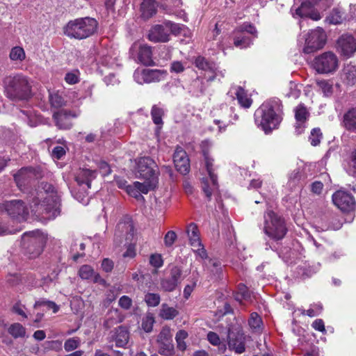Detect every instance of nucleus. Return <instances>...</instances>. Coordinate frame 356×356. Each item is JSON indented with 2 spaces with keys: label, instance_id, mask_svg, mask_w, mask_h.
Masks as SVG:
<instances>
[{
  "label": "nucleus",
  "instance_id": "nucleus-25",
  "mask_svg": "<svg viewBox=\"0 0 356 356\" xmlns=\"http://www.w3.org/2000/svg\"><path fill=\"white\" fill-rule=\"evenodd\" d=\"M309 116V113L307 111L306 107L302 105H299L296 108V131L297 134H300L304 130V123L307 120Z\"/></svg>",
  "mask_w": 356,
  "mask_h": 356
},
{
  "label": "nucleus",
  "instance_id": "nucleus-21",
  "mask_svg": "<svg viewBox=\"0 0 356 356\" xmlns=\"http://www.w3.org/2000/svg\"><path fill=\"white\" fill-rule=\"evenodd\" d=\"M124 232H125V240L131 241L134 236V225L131 222H120L117 225L115 241H116L118 238H120L118 241L119 244L122 243V238L124 236Z\"/></svg>",
  "mask_w": 356,
  "mask_h": 356
},
{
  "label": "nucleus",
  "instance_id": "nucleus-9",
  "mask_svg": "<svg viewBox=\"0 0 356 356\" xmlns=\"http://www.w3.org/2000/svg\"><path fill=\"white\" fill-rule=\"evenodd\" d=\"M137 177L141 179L156 178L159 181V170L156 162L149 156L140 157L137 161Z\"/></svg>",
  "mask_w": 356,
  "mask_h": 356
},
{
  "label": "nucleus",
  "instance_id": "nucleus-6",
  "mask_svg": "<svg viewBox=\"0 0 356 356\" xmlns=\"http://www.w3.org/2000/svg\"><path fill=\"white\" fill-rule=\"evenodd\" d=\"M45 243L46 237L39 230L25 232L21 240L24 254L30 259L36 258L42 253Z\"/></svg>",
  "mask_w": 356,
  "mask_h": 356
},
{
  "label": "nucleus",
  "instance_id": "nucleus-30",
  "mask_svg": "<svg viewBox=\"0 0 356 356\" xmlns=\"http://www.w3.org/2000/svg\"><path fill=\"white\" fill-rule=\"evenodd\" d=\"M203 155L204 157L205 166L209 174L210 180L212 183V186L215 187L217 185V175L214 173L213 169V159L210 157L207 151H203Z\"/></svg>",
  "mask_w": 356,
  "mask_h": 356
},
{
  "label": "nucleus",
  "instance_id": "nucleus-29",
  "mask_svg": "<svg viewBox=\"0 0 356 356\" xmlns=\"http://www.w3.org/2000/svg\"><path fill=\"white\" fill-rule=\"evenodd\" d=\"M143 180V183L135 181L133 186L136 187L140 193L144 194H147L149 191L156 188L159 183V181L156 180V178Z\"/></svg>",
  "mask_w": 356,
  "mask_h": 356
},
{
  "label": "nucleus",
  "instance_id": "nucleus-56",
  "mask_svg": "<svg viewBox=\"0 0 356 356\" xmlns=\"http://www.w3.org/2000/svg\"><path fill=\"white\" fill-rule=\"evenodd\" d=\"M118 304L122 309L128 310L132 305V300L127 296H122L120 298Z\"/></svg>",
  "mask_w": 356,
  "mask_h": 356
},
{
  "label": "nucleus",
  "instance_id": "nucleus-27",
  "mask_svg": "<svg viewBox=\"0 0 356 356\" xmlns=\"http://www.w3.org/2000/svg\"><path fill=\"white\" fill-rule=\"evenodd\" d=\"M343 127L350 131H356V108L348 110L343 118Z\"/></svg>",
  "mask_w": 356,
  "mask_h": 356
},
{
  "label": "nucleus",
  "instance_id": "nucleus-28",
  "mask_svg": "<svg viewBox=\"0 0 356 356\" xmlns=\"http://www.w3.org/2000/svg\"><path fill=\"white\" fill-rule=\"evenodd\" d=\"M186 232L189 238L190 244L193 248L202 246L199 236L198 228L195 223H191L188 226Z\"/></svg>",
  "mask_w": 356,
  "mask_h": 356
},
{
  "label": "nucleus",
  "instance_id": "nucleus-47",
  "mask_svg": "<svg viewBox=\"0 0 356 356\" xmlns=\"http://www.w3.org/2000/svg\"><path fill=\"white\" fill-rule=\"evenodd\" d=\"M41 306H45L49 309H53L54 313H56L58 311V305L54 302H52V301L43 300L36 301L34 305V308L36 309Z\"/></svg>",
  "mask_w": 356,
  "mask_h": 356
},
{
  "label": "nucleus",
  "instance_id": "nucleus-17",
  "mask_svg": "<svg viewBox=\"0 0 356 356\" xmlns=\"http://www.w3.org/2000/svg\"><path fill=\"white\" fill-rule=\"evenodd\" d=\"M173 162L176 170L182 175L190 171V161L186 151L181 147H177L173 154Z\"/></svg>",
  "mask_w": 356,
  "mask_h": 356
},
{
  "label": "nucleus",
  "instance_id": "nucleus-5",
  "mask_svg": "<svg viewBox=\"0 0 356 356\" xmlns=\"http://www.w3.org/2000/svg\"><path fill=\"white\" fill-rule=\"evenodd\" d=\"M264 218L263 230L265 234L275 241L282 240L288 232L285 220L272 210H268Z\"/></svg>",
  "mask_w": 356,
  "mask_h": 356
},
{
  "label": "nucleus",
  "instance_id": "nucleus-43",
  "mask_svg": "<svg viewBox=\"0 0 356 356\" xmlns=\"http://www.w3.org/2000/svg\"><path fill=\"white\" fill-rule=\"evenodd\" d=\"M161 300L158 293H148L145 296V301L149 307H156L159 305Z\"/></svg>",
  "mask_w": 356,
  "mask_h": 356
},
{
  "label": "nucleus",
  "instance_id": "nucleus-63",
  "mask_svg": "<svg viewBox=\"0 0 356 356\" xmlns=\"http://www.w3.org/2000/svg\"><path fill=\"white\" fill-rule=\"evenodd\" d=\"M65 154V150L63 147L56 146L53 149L52 156L57 159H60Z\"/></svg>",
  "mask_w": 356,
  "mask_h": 356
},
{
  "label": "nucleus",
  "instance_id": "nucleus-59",
  "mask_svg": "<svg viewBox=\"0 0 356 356\" xmlns=\"http://www.w3.org/2000/svg\"><path fill=\"white\" fill-rule=\"evenodd\" d=\"M98 168L100 171V173L103 176L108 175L111 172V168H110L109 165L106 161H99L98 163Z\"/></svg>",
  "mask_w": 356,
  "mask_h": 356
},
{
  "label": "nucleus",
  "instance_id": "nucleus-11",
  "mask_svg": "<svg viewBox=\"0 0 356 356\" xmlns=\"http://www.w3.org/2000/svg\"><path fill=\"white\" fill-rule=\"evenodd\" d=\"M326 42V35L323 29L318 27L308 33L303 48L305 54L313 53L323 47Z\"/></svg>",
  "mask_w": 356,
  "mask_h": 356
},
{
  "label": "nucleus",
  "instance_id": "nucleus-18",
  "mask_svg": "<svg viewBox=\"0 0 356 356\" xmlns=\"http://www.w3.org/2000/svg\"><path fill=\"white\" fill-rule=\"evenodd\" d=\"M129 340V332L125 326L120 325L109 334L108 342H115L119 348H126Z\"/></svg>",
  "mask_w": 356,
  "mask_h": 356
},
{
  "label": "nucleus",
  "instance_id": "nucleus-10",
  "mask_svg": "<svg viewBox=\"0 0 356 356\" xmlns=\"http://www.w3.org/2000/svg\"><path fill=\"white\" fill-rule=\"evenodd\" d=\"M227 338L230 350H234L238 354L245 352V337L239 325L229 327Z\"/></svg>",
  "mask_w": 356,
  "mask_h": 356
},
{
  "label": "nucleus",
  "instance_id": "nucleus-4",
  "mask_svg": "<svg viewBox=\"0 0 356 356\" xmlns=\"http://www.w3.org/2000/svg\"><path fill=\"white\" fill-rule=\"evenodd\" d=\"M97 26L98 23L94 18H79L70 21L64 29V33L70 38L82 40L94 34Z\"/></svg>",
  "mask_w": 356,
  "mask_h": 356
},
{
  "label": "nucleus",
  "instance_id": "nucleus-2",
  "mask_svg": "<svg viewBox=\"0 0 356 356\" xmlns=\"http://www.w3.org/2000/svg\"><path fill=\"white\" fill-rule=\"evenodd\" d=\"M282 114L281 101L274 98L266 102L257 109L255 122L266 134H269L278 127L282 120Z\"/></svg>",
  "mask_w": 356,
  "mask_h": 356
},
{
  "label": "nucleus",
  "instance_id": "nucleus-42",
  "mask_svg": "<svg viewBox=\"0 0 356 356\" xmlns=\"http://www.w3.org/2000/svg\"><path fill=\"white\" fill-rule=\"evenodd\" d=\"M248 323L252 329L259 330L262 325V320L257 313L253 312L250 314Z\"/></svg>",
  "mask_w": 356,
  "mask_h": 356
},
{
  "label": "nucleus",
  "instance_id": "nucleus-12",
  "mask_svg": "<svg viewBox=\"0 0 356 356\" xmlns=\"http://www.w3.org/2000/svg\"><path fill=\"white\" fill-rule=\"evenodd\" d=\"M172 335L170 327H163L157 336L156 342L159 344L158 353L163 356H172L175 354Z\"/></svg>",
  "mask_w": 356,
  "mask_h": 356
},
{
  "label": "nucleus",
  "instance_id": "nucleus-37",
  "mask_svg": "<svg viewBox=\"0 0 356 356\" xmlns=\"http://www.w3.org/2000/svg\"><path fill=\"white\" fill-rule=\"evenodd\" d=\"M9 57L13 61H22L26 58L24 50L21 47H14L11 49Z\"/></svg>",
  "mask_w": 356,
  "mask_h": 356
},
{
  "label": "nucleus",
  "instance_id": "nucleus-20",
  "mask_svg": "<svg viewBox=\"0 0 356 356\" xmlns=\"http://www.w3.org/2000/svg\"><path fill=\"white\" fill-rule=\"evenodd\" d=\"M343 55L350 57L356 51V40L352 35H342L338 40Z\"/></svg>",
  "mask_w": 356,
  "mask_h": 356
},
{
  "label": "nucleus",
  "instance_id": "nucleus-61",
  "mask_svg": "<svg viewBox=\"0 0 356 356\" xmlns=\"http://www.w3.org/2000/svg\"><path fill=\"white\" fill-rule=\"evenodd\" d=\"M342 21V17L341 15L340 11H339L337 9H334L332 11V15L330 17V22L332 24H340Z\"/></svg>",
  "mask_w": 356,
  "mask_h": 356
},
{
  "label": "nucleus",
  "instance_id": "nucleus-8",
  "mask_svg": "<svg viewBox=\"0 0 356 356\" xmlns=\"http://www.w3.org/2000/svg\"><path fill=\"white\" fill-rule=\"evenodd\" d=\"M42 176L43 172L40 167L28 166L22 168L14 175V179L17 187L24 191L33 181L40 179Z\"/></svg>",
  "mask_w": 356,
  "mask_h": 356
},
{
  "label": "nucleus",
  "instance_id": "nucleus-46",
  "mask_svg": "<svg viewBox=\"0 0 356 356\" xmlns=\"http://www.w3.org/2000/svg\"><path fill=\"white\" fill-rule=\"evenodd\" d=\"M177 286V284L170 277L164 278L161 281V286L165 291H172Z\"/></svg>",
  "mask_w": 356,
  "mask_h": 356
},
{
  "label": "nucleus",
  "instance_id": "nucleus-19",
  "mask_svg": "<svg viewBox=\"0 0 356 356\" xmlns=\"http://www.w3.org/2000/svg\"><path fill=\"white\" fill-rule=\"evenodd\" d=\"M148 39L154 42H167L170 40V34L163 22L156 24L151 28L148 33Z\"/></svg>",
  "mask_w": 356,
  "mask_h": 356
},
{
  "label": "nucleus",
  "instance_id": "nucleus-24",
  "mask_svg": "<svg viewBox=\"0 0 356 356\" xmlns=\"http://www.w3.org/2000/svg\"><path fill=\"white\" fill-rule=\"evenodd\" d=\"M194 63L198 69L212 73V75L208 77V81L214 80L216 75V67L214 63L209 62L204 57L200 56L195 58Z\"/></svg>",
  "mask_w": 356,
  "mask_h": 356
},
{
  "label": "nucleus",
  "instance_id": "nucleus-48",
  "mask_svg": "<svg viewBox=\"0 0 356 356\" xmlns=\"http://www.w3.org/2000/svg\"><path fill=\"white\" fill-rule=\"evenodd\" d=\"M93 269L89 265H83L82 266L79 271V275L82 279L88 280L92 277L93 275Z\"/></svg>",
  "mask_w": 356,
  "mask_h": 356
},
{
  "label": "nucleus",
  "instance_id": "nucleus-45",
  "mask_svg": "<svg viewBox=\"0 0 356 356\" xmlns=\"http://www.w3.org/2000/svg\"><path fill=\"white\" fill-rule=\"evenodd\" d=\"M321 138H322V133L321 131V129L318 128L313 129L311 131V134L309 138L311 145L313 146H316V145H319L321 143Z\"/></svg>",
  "mask_w": 356,
  "mask_h": 356
},
{
  "label": "nucleus",
  "instance_id": "nucleus-23",
  "mask_svg": "<svg viewBox=\"0 0 356 356\" xmlns=\"http://www.w3.org/2000/svg\"><path fill=\"white\" fill-rule=\"evenodd\" d=\"M97 177V171L90 169H81L76 174L75 179L80 186L86 184L88 188H90L91 181Z\"/></svg>",
  "mask_w": 356,
  "mask_h": 356
},
{
  "label": "nucleus",
  "instance_id": "nucleus-31",
  "mask_svg": "<svg viewBox=\"0 0 356 356\" xmlns=\"http://www.w3.org/2000/svg\"><path fill=\"white\" fill-rule=\"evenodd\" d=\"M237 29L234 31V44L236 47L241 49L246 48L252 43V40L250 37L246 36L242 32H236Z\"/></svg>",
  "mask_w": 356,
  "mask_h": 356
},
{
  "label": "nucleus",
  "instance_id": "nucleus-39",
  "mask_svg": "<svg viewBox=\"0 0 356 356\" xmlns=\"http://www.w3.org/2000/svg\"><path fill=\"white\" fill-rule=\"evenodd\" d=\"M164 112L162 108L154 105L152 108L151 115L154 124L157 125L163 124L162 117Z\"/></svg>",
  "mask_w": 356,
  "mask_h": 356
},
{
  "label": "nucleus",
  "instance_id": "nucleus-50",
  "mask_svg": "<svg viewBox=\"0 0 356 356\" xmlns=\"http://www.w3.org/2000/svg\"><path fill=\"white\" fill-rule=\"evenodd\" d=\"M236 32L237 33L238 32H242V33L247 32V33L254 35V37H257V33L256 28L252 24H248V23H244L241 26H240L237 29Z\"/></svg>",
  "mask_w": 356,
  "mask_h": 356
},
{
  "label": "nucleus",
  "instance_id": "nucleus-22",
  "mask_svg": "<svg viewBox=\"0 0 356 356\" xmlns=\"http://www.w3.org/2000/svg\"><path fill=\"white\" fill-rule=\"evenodd\" d=\"M138 60L144 65L151 66L154 65L152 59V47L147 44H140L138 48Z\"/></svg>",
  "mask_w": 356,
  "mask_h": 356
},
{
  "label": "nucleus",
  "instance_id": "nucleus-64",
  "mask_svg": "<svg viewBox=\"0 0 356 356\" xmlns=\"http://www.w3.org/2000/svg\"><path fill=\"white\" fill-rule=\"evenodd\" d=\"M238 295L241 296L242 299L246 300L250 297V293L248 290L247 287L243 284H240L238 285Z\"/></svg>",
  "mask_w": 356,
  "mask_h": 356
},
{
  "label": "nucleus",
  "instance_id": "nucleus-40",
  "mask_svg": "<svg viewBox=\"0 0 356 356\" xmlns=\"http://www.w3.org/2000/svg\"><path fill=\"white\" fill-rule=\"evenodd\" d=\"M178 314V312L173 307H168L163 304L162 309H161V316L166 320H170L174 318Z\"/></svg>",
  "mask_w": 356,
  "mask_h": 356
},
{
  "label": "nucleus",
  "instance_id": "nucleus-15",
  "mask_svg": "<svg viewBox=\"0 0 356 356\" xmlns=\"http://www.w3.org/2000/svg\"><path fill=\"white\" fill-rule=\"evenodd\" d=\"M4 209L10 217L16 218L19 221L26 220L29 214L27 207L20 200H14L6 202L4 204Z\"/></svg>",
  "mask_w": 356,
  "mask_h": 356
},
{
  "label": "nucleus",
  "instance_id": "nucleus-13",
  "mask_svg": "<svg viewBox=\"0 0 356 356\" xmlns=\"http://www.w3.org/2000/svg\"><path fill=\"white\" fill-rule=\"evenodd\" d=\"M166 75V72L160 70L143 69L137 70L134 74V79L137 83L143 84L144 83H152L160 81Z\"/></svg>",
  "mask_w": 356,
  "mask_h": 356
},
{
  "label": "nucleus",
  "instance_id": "nucleus-35",
  "mask_svg": "<svg viewBox=\"0 0 356 356\" xmlns=\"http://www.w3.org/2000/svg\"><path fill=\"white\" fill-rule=\"evenodd\" d=\"M8 333L15 339L24 337L26 335V328L19 323H15L8 328Z\"/></svg>",
  "mask_w": 356,
  "mask_h": 356
},
{
  "label": "nucleus",
  "instance_id": "nucleus-60",
  "mask_svg": "<svg viewBox=\"0 0 356 356\" xmlns=\"http://www.w3.org/2000/svg\"><path fill=\"white\" fill-rule=\"evenodd\" d=\"M207 339L213 346H218L220 343L219 336L214 332H209L207 334Z\"/></svg>",
  "mask_w": 356,
  "mask_h": 356
},
{
  "label": "nucleus",
  "instance_id": "nucleus-26",
  "mask_svg": "<svg viewBox=\"0 0 356 356\" xmlns=\"http://www.w3.org/2000/svg\"><path fill=\"white\" fill-rule=\"evenodd\" d=\"M141 17L144 19H149L157 11V5L155 0H143L140 5Z\"/></svg>",
  "mask_w": 356,
  "mask_h": 356
},
{
  "label": "nucleus",
  "instance_id": "nucleus-16",
  "mask_svg": "<svg viewBox=\"0 0 356 356\" xmlns=\"http://www.w3.org/2000/svg\"><path fill=\"white\" fill-rule=\"evenodd\" d=\"M77 116L75 111L60 109L54 113L53 119L60 129H70L72 127V120Z\"/></svg>",
  "mask_w": 356,
  "mask_h": 356
},
{
  "label": "nucleus",
  "instance_id": "nucleus-7",
  "mask_svg": "<svg viewBox=\"0 0 356 356\" xmlns=\"http://www.w3.org/2000/svg\"><path fill=\"white\" fill-rule=\"evenodd\" d=\"M312 66L319 74L332 73L339 67V59L333 52L326 51L314 58Z\"/></svg>",
  "mask_w": 356,
  "mask_h": 356
},
{
  "label": "nucleus",
  "instance_id": "nucleus-38",
  "mask_svg": "<svg viewBox=\"0 0 356 356\" xmlns=\"http://www.w3.org/2000/svg\"><path fill=\"white\" fill-rule=\"evenodd\" d=\"M188 337V333L184 330H179L175 337V339L177 341V347L181 350L184 351L186 349V344L184 341V339Z\"/></svg>",
  "mask_w": 356,
  "mask_h": 356
},
{
  "label": "nucleus",
  "instance_id": "nucleus-58",
  "mask_svg": "<svg viewBox=\"0 0 356 356\" xmlns=\"http://www.w3.org/2000/svg\"><path fill=\"white\" fill-rule=\"evenodd\" d=\"M202 188L208 200H210L212 195L213 188L210 186L209 181L207 179H203L202 182Z\"/></svg>",
  "mask_w": 356,
  "mask_h": 356
},
{
  "label": "nucleus",
  "instance_id": "nucleus-52",
  "mask_svg": "<svg viewBox=\"0 0 356 356\" xmlns=\"http://www.w3.org/2000/svg\"><path fill=\"white\" fill-rule=\"evenodd\" d=\"M166 26V28L168 29V32L170 35V33L174 35H178L180 33L181 27L179 24L173 23L170 21H165L164 22Z\"/></svg>",
  "mask_w": 356,
  "mask_h": 356
},
{
  "label": "nucleus",
  "instance_id": "nucleus-32",
  "mask_svg": "<svg viewBox=\"0 0 356 356\" xmlns=\"http://www.w3.org/2000/svg\"><path fill=\"white\" fill-rule=\"evenodd\" d=\"M311 7H307V3H302L301 6L296 9V13L300 17H309L314 20L320 19V15L318 13H314L309 9Z\"/></svg>",
  "mask_w": 356,
  "mask_h": 356
},
{
  "label": "nucleus",
  "instance_id": "nucleus-14",
  "mask_svg": "<svg viewBox=\"0 0 356 356\" xmlns=\"http://www.w3.org/2000/svg\"><path fill=\"white\" fill-rule=\"evenodd\" d=\"M333 203L342 211L350 212L355 208L354 197L343 191H338L332 195Z\"/></svg>",
  "mask_w": 356,
  "mask_h": 356
},
{
  "label": "nucleus",
  "instance_id": "nucleus-62",
  "mask_svg": "<svg viewBox=\"0 0 356 356\" xmlns=\"http://www.w3.org/2000/svg\"><path fill=\"white\" fill-rule=\"evenodd\" d=\"M65 80L67 83L74 84L79 82V76L76 73L68 72L65 74Z\"/></svg>",
  "mask_w": 356,
  "mask_h": 356
},
{
  "label": "nucleus",
  "instance_id": "nucleus-44",
  "mask_svg": "<svg viewBox=\"0 0 356 356\" xmlns=\"http://www.w3.org/2000/svg\"><path fill=\"white\" fill-rule=\"evenodd\" d=\"M80 339L78 337H72L67 339L64 343V348L67 352L72 351L80 346Z\"/></svg>",
  "mask_w": 356,
  "mask_h": 356
},
{
  "label": "nucleus",
  "instance_id": "nucleus-1",
  "mask_svg": "<svg viewBox=\"0 0 356 356\" xmlns=\"http://www.w3.org/2000/svg\"><path fill=\"white\" fill-rule=\"evenodd\" d=\"M30 202L34 206L40 204L41 209L49 214L48 218H56L60 213V200L56 188L50 183L41 181Z\"/></svg>",
  "mask_w": 356,
  "mask_h": 356
},
{
  "label": "nucleus",
  "instance_id": "nucleus-36",
  "mask_svg": "<svg viewBox=\"0 0 356 356\" xmlns=\"http://www.w3.org/2000/svg\"><path fill=\"white\" fill-rule=\"evenodd\" d=\"M49 98L51 106L55 108H60L66 104L64 98L58 92L50 93Z\"/></svg>",
  "mask_w": 356,
  "mask_h": 356
},
{
  "label": "nucleus",
  "instance_id": "nucleus-54",
  "mask_svg": "<svg viewBox=\"0 0 356 356\" xmlns=\"http://www.w3.org/2000/svg\"><path fill=\"white\" fill-rule=\"evenodd\" d=\"M154 320L151 316L145 317L142 322V328L146 332H150L152 330Z\"/></svg>",
  "mask_w": 356,
  "mask_h": 356
},
{
  "label": "nucleus",
  "instance_id": "nucleus-57",
  "mask_svg": "<svg viewBox=\"0 0 356 356\" xmlns=\"http://www.w3.org/2000/svg\"><path fill=\"white\" fill-rule=\"evenodd\" d=\"M149 263L155 268H160L163 265L161 256L158 254H152L149 258Z\"/></svg>",
  "mask_w": 356,
  "mask_h": 356
},
{
  "label": "nucleus",
  "instance_id": "nucleus-53",
  "mask_svg": "<svg viewBox=\"0 0 356 356\" xmlns=\"http://www.w3.org/2000/svg\"><path fill=\"white\" fill-rule=\"evenodd\" d=\"M127 192L129 195L135 197L138 200H144V197L141 195V193L133 185H128L127 186Z\"/></svg>",
  "mask_w": 356,
  "mask_h": 356
},
{
  "label": "nucleus",
  "instance_id": "nucleus-33",
  "mask_svg": "<svg viewBox=\"0 0 356 356\" xmlns=\"http://www.w3.org/2000/svg\"><path fill=\"white\" fill-rule=\"evenodd\" d=\"M236 96L239 104L242 107L245 108L250 107L252 100L248 97L247 93L243 88L238 87L236 92Z\"/></svg>",
  "mask_w": 356,
  "mask_h": 356
},
{
  "label": "nucleus",
  "instance_id": "nucleus-3",
  "mask_svg": "<svg viewBox=\"0 0 356 356\" xmlns=\"http://www.w3.org/2000/svg\"><path fill=\"white\" fill-rule=\"evenodd\" d=\"M5 92L13 101L28 99L31 96V86L28 79L22 74L7 77L5 80Z\"/></svg>",
  "mask_w": 356,
  "mask_h": 356
},
{
  "label": "nucleus",
  "instance_id": "nucleus-55",
  "mask_svg": "<svg viewBox=\"0 0 356 356\" xmlns=\"http://www.w3.org/2000/svg\"><path fill=\"white\" fill-rule=\"evenodd\" d=\"M177 239V234L174 231H168L164 237L165 245L170 247L173 245Z\"/></svg>",
  "mask_w": 356,
  "mask_h": 356
},
{
  "label": "nucleus",
  "instance_id": "nucleus-51",
  "mask_svg": "<svg viewBox=\"0 0 356 356\" xmlns=\"http://www.w3.org/2000/svg\"><path fill=\"white\" fill-rule=\"evenodd\" d=\"M182 274V270L181 269L177 266H173L171 268H170V278L175 281V282H176L177 284L179 283V280L181 277V275Z\"/></svg>",
  "mask_w": 356,
  "mask_h": 356
},
{
  "label": "nucleus",
  "instance_id": "nucleus-34",
  "mask_svg": "<svg viewBox=\"0 0 356 356\" xmlns=\"http://www.w3.org/2000/svg\"><path fill=\"white\" fill-rule=\"evenodd\" d=\"M343 79L348 85L356 83V68L353 65H348L343 70Z\"/></svg>",
  "mask_w": 356,
  "mask_h": 356
},
{
  "label": "nucleus",
  "instance_id": "nucleus-41",
  "mask_svg": "<svg viewBox=\"0 0 356 356\" xmlns=\"http://www.w3.org/2000/svg\"><path fill=\"white\" fill-rule=\"evenodd\" d=\"M114 314L115 316H112L104 321L103 326L105 329L108 330L115 324L121 323L123 321V317L120 316L118 310H116Z\"/></svg>",
  "mask_w": 356,
  "mask_h": 356
},
{
  "label": "nucleus",
  "instance_id": "nucleus-49",
  "mask_svg": "<svg viewBox=\"0 0 356 356\" xmlns=\"http://www.w3.org/2000/svg\"><path fill=\"white\" fill-rule=\"evenodd\" d=\"M316 85L321 90L323 94L326 96H328L332 93V87L327 81L325 80H319L316 81Z\"/></svg>",
  "mask_w": 356,
  "mask_h": 356
}]
</instances>
